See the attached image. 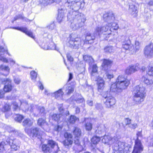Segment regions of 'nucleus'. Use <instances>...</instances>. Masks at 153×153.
I'll list each match as a JSON object with an SVG mask.
<instances>
[{
	"label": "nucleus",
	"mask_w": 153,
	"mask_h": 153,
	"mask_svg": "<svg viewBox=\"0 0 153 153\" xmlns=\"http://www.w3.org/2000/svg\"><path fill=\"white\" fill-rule=\"evenodd\" d=\"M85 3L82 0H67L64 6L68 10V19L70 22L73 20L71 25L73 30L82 27L84 25L86 17L82 13H79L78 10L84 6Z\"/></svg>",
	"instance_id": "nucleus-1"
},
{
	"label": "nucleus",
	"mask_w": 153,
	"mask_h": 153,
	"mask_svg": "<svg viewBox=\"0 0 153 153\" xmlns=\"http://www.w3.org/2000/svg\"><path fill=\"white\" fill-rule=\"evenodd\" d=\"M95 33L91 34L89 32H86L85 34V39L82 40L80 38L77 37V36L74 34H71L70 36V39L68 42L69 46L74 48H78L82 46L85 43L91 44L94 42L95 38V34L98 35L95 30Z\"/></svg>",
	"instance_id": "nucleus-2"
},
{
	"label": "nucleus",
	"mask_w": 153,
	"mask_h": 153,
	"mask_svg": "<svg viewBox=\"0 0 153 153\" xmlns=\"http://www.w3.org/2000/svg\"><path fill=\"white\" fill-rule=\"evenodd\" d=\"M129 82V81L126 79V76L123 75H120L118 77L116 82L111 85L110 91L113 92H120L128 85Z\"/></svg>",
	"instance_id": "nucleus-3"
},
{
	"label": "nucleus",
	"mask_w": 153,
	"mask_h": 153,
	"mask_svg": "<svg viewBox=\"0 0 153 153\" xmlns=\"http://www.w3.org/2000/svg\"><path fill=\"white\" fill-rule=\"evenodd\" d=\"M145 88L141 85H137L134 87L133 93V100L137 103H140L144 100L146 97Z\"/></svg>",
	"instance_id": "nucleus-4"
},
{
	"label": "nucleus",
	"mask_w": 153,
	"mask_h": 153,
	"mask_svg": "<svg viewBox=\"0 0 153 153\" xmlns=\"http://www.w3.org/2000/svg\"><path fill=\"white\" fill-rule=\"evenodd\" d=\"M124 40L123 41L122 48L125 50H129L132 54L135 53L140 49V43L138 41H136L135 46L131 45L129 37L128 36L124 37Z\"/></svg>",
	"instance_id": "nucleus-5"
},
{
	"label": "nucleus",
	"mask_w": 153,
	"mask_h": 153,
	"mask_svg": "<svg viewBox=\"0 0 153 153\" xmlns=\"http://www.w3.org/2000/svg\"><path fill=\"white\" fill-rule=\"evenodd\" d=\"M110 91L103 92L101 95L103 98V99L105 104V107L108 108H112L114 107V105L116 103L115 98L113 97Z\"/></svg>",
	"instance_id": "nucleus-6"
},
{
	"label": "nucleus",
	"mask_w": 153,
	"mask_h": 153,
	"mask_svg": "<svg viewBox=\"0 0 153 153\" xmlns=\"http://www.w3.org/2000/svg\"><path fill=\"white\" fill-rule=\"evenodd\" d=\"M118 28V25L117 24L115 23H113L110 25H107L106 24L103 25L101 26H98L95 28L96 32H97L98 35H100L103 33L108 31L109 29V31L111 32L113 30H117Z\"/></svg>",
	"instance_id": "nucleus-7"
},
{
	"label": "nucleus",
	"mask_w": 153,
	"mask_h": 153,
	"mask_svg": "<svg viewBox=\"0 0 153 153\" xmlns=\"http://www.w3.org/2000/svg\"><path fill=\"white\" fill-rule=\"evenodd\" d=\"M6 143L10 146L11 148L14 151H17L20 148L21 142L16 138L12 137H7Z\"/></svg>",
	"instance_id": "nucleus-8"
},
{
	"label": "nucleus",
	"mask_w": 153,
	"mask_h": 153,
	"mask_svg": "<svg viewBox=\"0 0 153 153\" xmlns=\"http://www.w3.org/2000/svg\"><path fill=\"white\" fill-rule=\"evenodd\" d=\"M27 132V134L32 138H34L37 137L40 140H41L42 139L41 133L40 129L38 128H30L27 131L26 130Z\"/></svg>",
	"instance_id": "nucleus-9"
},
{
	"label": "nucleus",
	"mask_w": 153,
	"mask_h": 153,
	"mask_svg": "<svg viewBox=\"0 0 153 153\" xmlns=\"http://www.w3.org/2000/svg\"><path fill=\"white\" fill-rule=\"evenodd\" d=\"M112 63V61L111 60L108 59H104L102 64V69L103 70L107 71L106 74V76L107 78L109 80L113 78L114 76L113 74H110L108 71V70L110 68Z\"/></svg>",
	"instance_id": "nucleus-10"
},
{
	"label": "nucleus",
	"mask_w": 153,
	"mask_h": 153,
	"mask_svg": "<svg viewBox=\"0 0 153 153\" xmlns=\"http://www.w3.org/2000/svg\"><path fill=\"white\" fill-rule=\"evenodd\" d=\"M48 145L52 152L54 153H59L61 152L58 144L52 140H49L48 141Z\"/></svg>",
	"instance_id": "nucleus-11"
},
{
	"label": "nucleus",
	"mask_w": 153,
	"mask_h": 153,
	"mask_svg": "<svg viewBox=\"0 0 153 153\" xmlns=\"http://www.w3.org/2000/svg\"><path fill=\"white\" fill-rule=\"evenodd\" d=\"M46 42L44 45L43 48L45 50H55L59 51V49L56 48L54 43L52 42V39H49L48 38H46Z\"/></svg>",
	"instance_id": "nucleus-12"
},
{
	"label": "nucleus",
	"mask_w": 153,
	"mask_h": 153,
	"mask_svg": "<svg viewBox=\"0 0 153 153\" xmlns=\"http://www.w3.org/2000/svg\"><path fill=\"white\" fill-rule=\"evenodd\" d=\"M103 17L104 21L107 22L109 25H111V23L113 22L115 19L114 15L112 12H105L103 14Z\"/></svg>",
	"instance_id": "nucleus-13"
},
{
	"label": "nucleus",
	"mask_w": 153,
	"mask_h": 153,
	"mask_svg": "<svg viewBox=\"0 0 153 153\" xmlns=\"http://www.w3.org/2000/svg\"><path fill=\"white\" fill-rule=\"evenodd\" d=\"M65 140L63 141L64 145L66 147H68L71 146L73 143V136L71 134L66 132L64 134Z\"/></svg>",
	"instance_id": "nucleus-14"
},
{
	"label": "nucleus",
	"mask_w": 153,
	"mask_h": 153,
	"mask_svg": "<svg viewBox=\"0 0 153 153\" xmlns=\"http://www.w3.org/2000/svg\"><path fill=\"white\" fill-rule=\"evenodd\" d=\"M143 146L141 140L139 139L135 141V145L132 153H141L143 151Z\"/></svg>",
	"instance_id": "nucleus-15"
},
{
	"label": "nucleus",
	"mask_w": 153,
	"mask_h": 153,
	"mask_svg": "<svg viewBox=\"0 0 153 153\" xmlns=\"http://www.w3.org/2000/svg\"><path fill=\"white\" fill-rule=\"evenodd\" d=\"M145 55L148 57H153V43H151L144 48Z\"/></svg>",
	"instance_id": "nucleus-16"
},
{
	"label": "nucleus",
	"mask_w": 153,
	"mask_h": 153,
	"mask_svg": "<svg viewBox=\"0 0 153 153\" xmlns=\"http://www.w3.org/2000/svg\"><path fill=\"white\" fill-rule=\"evenodd\" d=\"M113 149L117 151L123 152L125 148V143L119 141L117 140L114 146H113Z\"/></svg>",
	"instance_id": "nucleus-17"
},
{
	"label": "nucleus",
	"mask_w": 153,
	"mask_h": 153,
	"mask_svg": "<svg viewBox=\"0 0 153 153\" xmlns=\"http://www.w3.org/2000/svg\"><path fill=\"white\" fill-rule=\"evenodd\" d=\"M64 117L63 115L61 114L51 113L49 115L50 119H51L58 123H60L62 121L64 120Z\"/></svg>",
	"instance_id": "nucleus-18"
},
{
	"label": "nucleus",
	"mask_w": 153,
	"mask_h": 153,
	"mask_svg": "<svg viewBox=\"0 0 153 153\" xmlns=\"http://www.w3.org/2000/svg\"><path fill=\"white\" fill-rule=\"evenodd\" d=\"M2 83L4 84V89L5 92H10L12 89L11 80L9 78L4 79L2 81Z\"/></svg>",
	"instance_id": "nucleus-19"
},
{
	"label": "nucleus",
	"mask_w": 153,
	"mask_h": 153,
	"mask_svg": "<svg viewBox=\"0 0 153 153\" xmlns=\"http://www.w3.org/2000/svg\"><path fill=\"white\" fill-rule=\"evenodd\" d=\"M10 28L21 31L33 39H34V36H33L32 32L28 30L27 28L25 27H10Z\"/></svg>",
	"instance_id": "nucleus-20"
},
{
	"label": "nucleus",
	"mask_w": 153,
	"mask_h": 153,
	"mask_svg": "<svg viewBox=\"0 0 153 153\" xmlns=\"http://www.w3.org/2000/svg\"><path fill=\"white\" fill-rule=\"evenodd\" d=\"M95 80L97 81L98 89L99 91H101L104 88L105 82L102 78L99 76L95 78Z\"/></svg>",
	"instance_id": "nucleus-21"
},
{
	"label": "nucleus",
	"mask_w": 153,
	"mask_h": 153,
	"mask_svg": "<svg viewBox=\"0 0 153 153\" xmlns=\"http://www.w3.org/2000/svg\"><path fill=\"white\" fill-rule=\"evenodd\" d=\"M138 65L137 64L135 65H131L128 67L125 71V73L127 74H130L133 73L139 69Z\"/></svg>",
	"instance_id": "nucleus-22"
},
{
	"label": "nucleus",
	"mask_w": 153,
	"mask_h": 153,
	"mask_svg": "<svg viewBox=\"0 0 153 153\" xmlns=\"http://www.w3.org/2000/svg\"><path fill=\"white\" fill-rule=\"evenodd\" d=\"M70 100L74 101L78 103L85 102V100L81 94H76L71 97L70 98Z\"/></svg>",
	"instance_id": "nucleus-23"
},
{
	"label": "nucleus",
	"mask_w": 153,
	"mask_h": 153,
	"mask_svg": "<svg viewBox=\"0 0 153 153\" xmlns=\"http://www.w3.org/2000/svg\"><path fill=\"white\" fill-rule=\"evenodd\" d=\"M40 109L39 106L35 105L34 106V105L32 104L30 105V111L31 114L34 117H39L40 115Z\"/></svg>",
	"instance_id": "nucleus-24"
},
{
	"label": "nucleus",
	"mask_w": 153,
	"mask_h": 153,
	"mask_svg": "<svg viewBox=\"0 0 153 153\" xmlns=\"http://www.w3.org/2000/svg\"><path fill=\"white\" fill-rule=\"evenodd\" d=\"M5 52H7L9 56H10V54L7 52V50L6 48H4L2 46L0 47V60L6 63L8 62V60L6 58L2 56L3 55Z\"/></svg>",
	"instance_id": "nucleus-25"
},
{
	"label": "nucleus",
	"mask_w": 153,
	"mask_h": 153,
	"mask_svg": "<svg viewBox=\"0 0 153 153\" xmlns=\"http://www.w3.org/2000/svg\"><path fill=\"white\" fill-rule=\"evenodd\" d=\"M129 13L133 17H136L137 16L138 11L137 7L134 4H130L129 7Z\"/></svg>",
	"instance_id": "nucleus-26"
},
{
	"label": "nucleus",
	"mask_w": 153,
	"mask_h": 153,
	"mask_svg": "<svg viewBox=\"0 0 153 153\" xmlns=\"http://www.w3.org/2000/svg\"><path fill=\"white\" fill-rule=\"evenodd\" d=\"M58 16L57 17L58 21L60 23L63 21L65 18V14L67 10H65L63 8H61L58 9Z\"/></svg>",
	"instance_id": "nucleus-27"
},
{
	"label": "nucleus",
	"mask_w": 153,
	"mask_h": 153,
	"mask_svg": "<svg viewBox=\"0 0 153 153\" xmlns=\"http://www.w3.org/2000/svg\"><path fill=\"white\" fill-rule=\"evenodd\" d=\"M62 89L65 91L66 94L69 95L74 92V87L71 84H66L64 85Z\"/></svg>",
	"instance_id": "nucleus-28"
},
{
	"label": "nucleus",
	"mask_w": 153,
	"mask_h": 153,
	"mask_svg": "<svg viewBox=\"0 0 153 153\" xmlns=\"http://www.w3.org/2000/svg\"><path fill=\"white\" fill-rule=\"evenodd\" d=\"M20 103L21 105L20 108L23 112H26L28 111L30 108V105H31L29 104L25 100L20 101Z\"/></svg>",
	"instance_id": "nucleus-29"
},
{
	"label": "nucleus",
	"mask_w": 153,
	"mask_h": 153,
	"mask_svg": "<svg viewBox=\"0 0 153 153\" xmlns=\"http://www.w3.org/2000/svg\"><path fill=\"white\" fill-rule=\"evenodd\" d=\"M63 0H38L40 4H42L44 5H47L48 4H51L54 2L56 3H59V4H61V2Z\"/></svg>",
	"instance_id": "nucleus-30"
},
{
	"label": "nucleus",
	"mask_w": 153,
	"mask_h": 153,
	"mask_svg": "<svg viewBox=\"0 0 153 153\" xmlns=\"http://www.w3.org/2000/svg\"><path fill=\"white\" fill-rule=\"evenodd\" d=\"M9 68L8 66L1 65L0 66V73L2 75L7 76L9 74Z\"/></svg>",
	"instance_id": "nucleus-31"
},
{
	"label": "nucleus",
	"mask_w": 153,
	"mask_h": 153,
	"mask_svg": "<svg viewBox=\"0 0 153 153\" xmlns=\"http://www.w3.org/2000/svg\"><path fill=\"white\" fill-rule=\"evenodd\" d=\"M92 70L91 72V76L92 78L94 79V77L97 78L99 76L98 75L97 68L98 67L96 65H94L92 66Z\"/></svg>",
	"instance_id": "nucleus-32"
},
{
	"label": "nucleus",
	"mask_w": 153,
	"mask_h": 153,
	"mask_svg": "<svg viewBox=\"0 0 153 153\" xmlns=\"http://www.w3.org/2000/svg\"><path fill=\"white\" fill-rule=\"evenodd\" d=\"M62 90V89H60L55 92L52 93L51 95L53 97H54L56 99L61 98L64 94Z\"/></svg>",
	"instance_id": "nucleus-33"
},
{
	"label": "nucleus",
	"mask_w": 153,
	"mask_h": 153,
	"mask_svg": "<svg viewBox=\"0 0 153 153\" xmlns=\"http://www.w3.org/2000/svg\"><path fill=\"white\" fill-rule=\"evenodd\" d=\"M115 48L110 45H108L105 47L104 51L106 53H114L115 51Z\"/></svg>",
	"instance_id": "nucleus-34"
},
{
	"label": "nucleus",
	"mask_w": 153,
	"mask_h": 153,
	"mask_svg": "<svg viewBox=\"0 0 153 153\" xmlns=\"http://www.w3.org/2000/svg\"><path fill=\"white\" fill-rule=\"evenodd\" d=\"M84 60L87 63L89 64V65H91L94 62V60L90 56L85 55L83 56Z\"/></svg>",
	"instance_id": "nucleus-35"
},
{
	"label": "nucleus",
	"mask_w": 153,
	"mask_h": 153,
	"mask_svg": "<svg viewBox=\"0 0 153 153\" xmlns=\"http://www.w3.org/2000/svg\"><path fill=\"white\" fill-rule=\"evenodd\" d=\"M141 80L147 85L151 84L153 83V81L147 76H143L141 78Z\"/></svg>",
	"instance_id": "nucleus-36"
},
{
	"label": "nucleus",
	"mask_w": 153,
	"mask_h": 153,
	"mask_svg": "<svg viewBox=\"0 0 153 153\" xmlns=\"http://www.w3.org/2000/svg\"><path fill=\"white\" fill-rule=\"evenodd\" d=\"M73 133L75 137L79 138L81 136V131L79 127H75Z\"/></svg>",
	"instance_id": "nucleus-37"
},
{
	"label": "nucleus",
	"mask_w": 153,
	"mask_h": 153,
	"mask_svg": "<svg viewBox=\"0 0 153 153\" xmlns=\"http://www.w3.org/2000/svg\"><path fill=\"white\" fill-rule=\"evenodd\" d=\"M100 137L96 136L93 137L91 139L92 145H94L95 146L97 145L100 142Z\"/></svg>",
	"instance_id": "nucleus-38"
},
{
	"label": "nucleus",
	"mask_w": 153,
	"mask_h": 153,
	"mask_svg": "<svg viewBox=\"0 0 153 153\" xmlns=\"http://www.w3.org/2000/svg\"><path fill=\"white\" fill-rule=\"evenodd\" d=\"M33 123V122L30 119L27 118L25 119L22 123V125L25 126L30 127Z\"/></svg>",
	"instance_id": "nucleus-39"
},
{
	"label": "nucleus",
	"mask_w": 153,
	"mask_h": 153,
	"mask_svg": "<svg viewBox=\"0 0 153 153\" xmlns=\"http://www.w3.org/2000/svg\"><path fill=\"white\" fill-rule=\"evenodd\" d=\"M42 150L44 153H51L52 152L48 144H43L42 146Z\"/></svg>",
	"instance_id": "nucleus-40"
},
{
	"label": "nucleus",
	"mask_w": 153,
	"mask_h": 153,
	"mask_svg": "<svg viewBox=\"0 0 153 153\" xmlns=\"http://www.w3.org/2000/svg\"><path fill=\"white\" fill-rule=\"evenodd\" d=\"M37 124L39 126L42 127L45 125H46L47 124L45 120L40 118L37 121Z\"/></svg>",
	"instance_id": "nucleus-41"
},
{
	"label": "nucleus",
	"mask_w": 153,
	"mask_h": 153,
	"mask_svg": "<svg viewBox=\"0 0 153 153\" xmlns=\"http://www.w3.org/2000/svg\"><path fill=\"white\" fill-rule=\"evenodd\" d=\"M7 142V138L4 141L1 142L0 143V152L4 150L5 146L8 145V144L6 143Z\"/></svg>",
	"instance_id": "nucleus-42"
},
{
	"label": "nucleus",
	"mask_w": 153,
	"mask_h": 153,
	"mask_svg": "<svg viewBox=\"0 0 153 153\" xmlns=\"http://www.w3.org/2000/svg\"><path fill=\"white\" fill-rule=\"evenodd\" d=\"M78 118L74 115H71L69 118L68 119V122L71 124H74Z\"/></svg>",
	"instance_id": "nucleus-43"
},
{
	"label": "nucleus",
	"mask_w": 153,
	"mask_h": 153,
	"mask_svg": "<svg viewBox=\"0 0 153 153\" xmlns=\"http://www.w3.org/2000/svg\"><path fill=\"white\" fill-rule=\"evenodd\" d=\"M105 127L104 125H102V126L98 127V129L96 130V133L98 134H101L104 131V128Z\"/></svg>",
	"instance_id": "nucleus-44"
},
{
	"label": "nucleus",
	"mask_w": 153,
	"mask_h": 153,
	"mask_svg": "<svg viewBox=\"0 0 153 153\" xmlns=\"http://www.w3.org/2000/svg\"><path fill=\"white\" fill-rule=\"evenodd\" d=\"M148 74L150 76H153V63L151 64L148 68Z\"/></svg>",
	"instance_id": "nucleus-45"
},
{
	"label": "nucleus",
	"mask_w": 153,
	"mask_h": 153,
	"mask_svg": "<svg viewBox=\"0 0 153 153\" xmlns=\"http://www.w3.org/2000/svg\"><path fill=\"white\" fill-rule=\"evenodd\" d=\"M85 128L86 130L90 131L92 129V124L90 122H87L85 125Z\"/></svg>",
	"instance_id": "nucleus-46"
},
{
	"label": "nucleus",
	"mask_w": 153,
	"mask_h": 153,
	"mask_svg": "<svg viewBox=\"0 0 153 153\" xmlns=\"http://www.w3.org/2000/svg\"><path fill=\"white\" fill-rule=\"evenodd\" d=\"M40 116H44L46 112L45 108L43 107L39 106Z\"/></svg>",
	"instance_id": "nucleus-47"
},
{
	"label": "nucleus",
	"mask_w": 153,
	"mask_h": 153,
	"mask_svg": "<svg viewBox=\"0 0 153 153\" xmlns=\"http://www.w3.org/2000/svg\"><path fill=\"white\" fill-rule=\"evenodd\" d=\"M110 138V137L109 136H105L102 139V141L105 144L109 145Z\"/></svg>",
	"instance_id": "nucleus-48"
},
{
	"label": "nucleus",
	"mask_w": 153,
	"mask_h": 153,
	"mask_svg": "<svg viewBox=\"0 0 153 153\" xmlns=\"http://www.w3.org/2000/svg\"><path fill=\"white\" fill-rule=\"evenodd\" d=\"M74 148L76 151L77 152H80L82 151L83 149L82 146L80 144L75 146Z\"/></svg>",
	"instance_id": "nucleus-49"
},
{
	"label": "nucleus",
	"mask_w": 153,
	"mask_h": 153,
	"mask_svg": "<svg viewBox=\"0 0 153 153\" xmlns=\"http://www.w3.org/2000/svg\"><path fill=\"white\" fill-rule=\"evenodd\" d=\"M13 108L14 111L19 110V108L17 103L15 102H13L12 104Z\"/></svg>",
	"instance_id": "nucleus-50"
},
{
	"label": "nucleus",
	"mask_w": 153,
	"mask_h": 153,
	"mask_svg": "<svg viewBox=\"0 0 153 153\" xmlns=\"http://www.w3.org/2000/svg\"><path fill=\"white\" fill-rule=\"evenodd\" d=\"M30 74L32 79L35 80L37 77V73L34 71H32L30 72Z\"/></svg>",
	"instance_id": "nucleus-51"
},
{
	"label": "nucleus",
	"mask_w": 153,
	"mask_h": 153,
	"mask_svg": "<svg viewBox=\"0 0 153 153\" xmlns=\"http://www.w3.org/2000/svg\"><path fill=\"white\" fill-rule=\"evenodd\" d=\"M16 115L17 116L15 118L16 120L19 122H21L24 118L20 114H17Z\"/></svg>",
	"instance_id": "nucleus-52"
},
{
	"label": "nucleus",
	"mask_w": 153,
	"mask_h": 153,
	"mask_svg": "<svg viewBox=\"0 0 153 153\" xmlns=\"http://www.w3.org/2000/svg\"><path fill=\"white\" fill-rule=\"evenodd\" d=\"M14 81L16 84L18 85L20 83L21 79L18 76H16L14 77Z\"/></svg>",
	"instance_id": "nucleus-53"
},
{
	"label": "nucleus",
	"mask_w": 153,
	"mask_h": 153,
	"mask_svg": "<svg viewBox=\"0 0 153 153\" xmlns=\"http://www.w3.org/2000/svg\"><path fill=\"white\" fill-rule=\"evenodd\" d=\"M109 145H111L113 144H115V143L116 140L114 138H112L110 137V140H109Z\"/></svg>",
	"instance_id": "nucleus-54"
},
{
	"label": "nucleus",
	"mask_w": 153,
	"mask_h": 153,
	"mask_svg": "<svg viewBox=\"0 0 153 153\" xmlns=\"http://www.w3.org/2000/svg\"><path fill=\"white\" fill-rule=\"evenodd\" d=\"M125 122L126 123V125H129L131 123V119H129V118H125Z\"/></svg>",
	"instance_id": "nucleus-55"
},
{
	"label": "nucleus",
	"mask_w": 153,
	"mask_h": 153,
	"mask_svg": "<svg viewBox=\"0 0 153 153\" xmlns=\"http://www.w3.org/2000/svg\"><path fill=\"white\" fill-rule=\"evenodd\" d=\"M10 109V106L7 104H5L4 106L3 110L4 111L9 110Z\"/></svg>",
	"instance_id": "nucleus-56"
},
{
	"label": "nucleus",
	"mask_w": 153,
	"mask_h": 153,
	"mask_svg": "<svg viewBox=\"0 0 153 153\" xmlns=\"http://www.w3.org/2000/svg\"><path fill=\"white\" fill-rule=\"evenodd\" d=\"M5 92L3 89V90H0V99L3 98L4 97V95Z\"/></svg>",
	"instance_id": "nucleus-57"
},
{
	"label": "nucleus",
	"mask_w": 153,
	"mask_h": 153,
	"mask_svg": "<svg viewBox=\"0 0 153 153\" xmlns=\"http://www.w3.org/2000/svg\"><path fill=\"white\" fill-rule=\"evenodd\" d=\"M74 143L75 146H76L80 144V141L78 138L75 137V140H74Z\"/></svg>",
	"instance_id": "nucleus-58"
},
{
	"label": "nucleus",
	"mask_w": 153,
	"mask_h": 153,
	"mask_svg": "<svg viewBox=\"0 0 153 153\" xmlns=\"http://www.w3.org/2000/svg\"><path fill=\"white\" fill-rule=\"evenodd\" d=\"M62 129V127L59 125H57L55 127L54 130L55 131L57 132L59 131Z\"/></svg>",
	"instance_id": "nucleus-59"
},
{
	"label": "nucleus",
	"mask_w": 153,
	"mask_h": 153,
	"mask_svg": "<svg viewBox=\"0 0 153 153\" xmlns=\"http://www.w3.org/2000/svg\"><path fill=\"white\" fill-rule=\"evenodd\" d=\"M59 111L60 112V113L59 114H63L64 112V109L61 106V105H60L58 107Z\"/></svg>",
	"instance_id": "nucleus-60"
},
{
	"label": "nucleus",
	"mask_w": 153,
	"mask_h": 153,
	"mask_svg": "<svg viewBox=\"0 0 153 153\" xmlns=\"http://www.w3.org/2000/svg\"><path fill=\"white\" fill-rule=\"evenodd\" d=\"M67 57L68 60L70 62L72 61L73 60V58L69 53L67 54Z\"/></svg>",
	"instance_id": "nucleus-61"
},
{
	"label": "nucleus",
	"mask_w": 153,
	"mask_h": 153,
	"mask_svg": "<svg viewBox=\"0 0 153 153\" xmlns=\"http://www.w3.org/2000/svg\"><path fill=\"white\" fill-rule=\"evenodd\" d=\"M137 127V124L136 123L131 124L129 126V127L132 129H135Z\"/></svg>",
	"instance_id": "nucleus-62"
},
{
	"label": "nucleus",
	"mask_w": 153,
	"mask_h": 153,
	"mask_svg": "<svg viewBox=\"0 0 153 153\" xmlns=\"http://www.w3.org/2000/svg\"><path fill=\"white\" fill-rule=\"evenodd\" d=\"M142 136L141 131H138L137 133V138L136 139H139V138Z\"/></svg>",
	"instance_id": "nucleus-63"
},
{
	"label": "nucleus",
	"mask_w": 153,
	"mask_h": 153,
	"mask_svg": "<svg viewBox=\"0 0 153 153\" xmlns=\"http://www.w3.org/2000/svg\"><path fill=\"white\" fill-rule=\"evenodd\" d=\"M73 75L72 73H70L69 75V78L68 80V82L71 80L73 78Z\"/></svg>",
	"instance_id": "nucleus-64"
}]
</instances>
